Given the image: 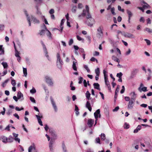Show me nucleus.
I'll return each instance as SVG.
<instances>
[{
  "mask_svg": "<svg viewBox=\"0 0 152 152\" xmlns=\"http://www.w3.org/2000/svg\"><path fill=\"white\" fill-rule=\"evenodd\" d=\"M86 13L87 14L86 17L87 19L86 23L88 26L91 27L95 23V20L92 17L89 12Z\"/></svg>",
  "mask_w": 152,
  "mask_h": 152,
  "instance_id": "nucleus-1",
  "label": "nucleus"
},
{
  "mask_svg": "<svg viewBox=\"0 0 152 152\" xmlns=\"http://www.w3.org/2000/svg\"><path fill=\"white\" fill-rule=\"evenodd\" d=\"M123 35L125 37L130 39H133L135 38V36L133 34L125 32H124V33H123Z\"/></svg>",
  "mask_w": 152,
  "mask_h": 152,
  "instance_id": "nucleus-2",
  "label": "nucleus"
},
{
  "mask_svg": "<svg viewBox=\"0 0 152 152\" xmlns=\"http://www.w3.org/2000/svg\"><path fill=\"white\" fill-rule=\"evenodd\" d=\"M52 80V79L48 76H46L45 77V82L50 86H52L53 85Z\"/></svg>",
  "mask_w": 152,
  "mask_h": 152,
  "instance_id": "nucleus-3",
  "label": "nucleus"
},
{
  "mask_svg": "<svg viewBox=\"0 0 152 152\" xmlns=\"http://www.w3.org/2000/svg\"><path fill=\"white\" fill-rule=\"evenodd\" d=\"M98 33L96 34L97 37L100 38L102 37L103 35V32L102 30L101 27H99L97 29Z\"/></svg>",
  "mask_w": 152,
  "mask_h": 152,
  "instance_id": "nucleus-4",
  "label": "nucleus"
},
{
  "mask_svg": "<svg viewBox=\"0 0 152 152\" xmlns=\"http://www.w3.org/2000/svg\"><path fill=\"white\" fill-rule=\"evenodd\" d=\"M36 118H37L38 120V122L39 124L41 126H43V124L42 123V122L41 119V118H42V114H38V115H35Z\"/></svg>",
  "mask_w": 152,
  "mask_h": 152,
  "instance_id": "nucleus-5",
  "label": "nucleus"
},
{
  "mask_svg": "<svg viewBox=\"0 0 152 152\" xmlns=\"http://www.w3.org/2000/svg\"><path fill=\"white\" fill-rule=\"evenodd\" d=\"M134 101L130 100L129 102L127 108L128 109H132L133 108Z\"/></svg>",
  "mask_w": 152,
  "mask_h": 152,
  "instance_id": "nucleus-6",
  "label": "nucleus"
},
{
  "mask_svg": "<svg viewBox=\"0 0 152 152\" xmlns=\"http://www.w3.org/2000/svg\"><path fill=\"white\" fill-rule=\"evenodd\" d=\"M44 27L45 30L48 31V33L46 34L48 37L49 39H52V37L51 32L47 29L46 26L45 24H44Z\"/></svg>",
  "mask_w": 152,
  "mask_h": 152,
  "instance_id": "nucleus-7",
  "label": "nucleus"
},
{
  "mask_svg": "<svg viewBox=\"0 0 152 152\" xmlns=\"http://www.w3.org/2000/svg\"><path fill=\"white\" fill-rule=\"evenodd\" d=\"M130 95L131 96V100H132L133 101H135V100L137 97V94H135L134 92H131L130 94Z\"/></svg>",
  "mask_w": 152,
  "mask_h": 152,
  "instance_id": "nucleus-8",
  "label": "nucleus"
},
{
  "mask_svg": "<svg viewBox=\"0 0 152 152\" xmlns=\"http://www.w3.org/2000/svg\"><path fill=\"white\" fill-rule=\"evenodd\" d=\"M100 111L99 109H98L96 110V112H95L94 113L95 118L96 119V120H97V118H98V115H99V117L100 118L101 115L100 114Z\"/></svg>",
  "mask_w": 152,
  "mask_h": 152,
  "instance_id": "nucleus-9",
  "label": "nucleus"
},
{
  "mask_svg": "<svg viewBox=\"0 0 152 152\" xmlns=\"http://www.w3.org/2000/svg\"><path fill=\"white\" fill-rule=\"evenodd\" d=\"M94 120L91 119H89L88 120V125L90 128H91L92 126L94 123Z\"/></svg>",
  "mask_w": 152,
  "mask_h": 152,
  "instance_id": "nucleus-10",
  "label": "nucleus"
},
{
  "mask_svg": "<svg viewBox=\"0 0 152 152\" xmlns=\"http://www.w3.org/2000/svg\"><path fill=\"white\" fill-rule=\"evenodd\" d=\"M142 3H143L144 4H142V5L144 10L146 9H149L150 8V6L147 3L145 2L144 1H142Z\"/></svg>",
  "mask_w": 152,
  "mask_h": 152,
  "instance_id": "nucleus-11",
  "label": "nucleus"
},
{
  "mask_svg": "<svg viewBox=\"0 0 152 152\" xmlns=\"http://www.w3.org/2000/svg\"><path fill=\"white\" fill-rule=\"evenodd\" d=\"M86 14V10H85L84 9L83 11V13L78 16V18L80 19H81L82 17L85 16Z\"/></svg>",
  "mask_w": 152,
  "mask_h": 152,
  "instance_id": "nucleus-12",
  "label": "nucleus"
},
{
  "mask_svg": "<svg viewBox=\"0 0 152 152\" xmlns=\"http://www.w3.org/2000/svg\"><path fill=\"white\" fill-rule=\"evenodd\" d=\"M86 107L91 112V111L92 108L91 107V104L89 101H87L86 105Z\"/></svg>",
  "mask_w": 152,
  "mask_h": 152,
  "instance_id": "nucleus-13",
  "label": "nucleus"
},
{
  "mask_svg": "<svg viewBox=\"0 0 152 152\" xmlns=\"http://www.w3.org/2000/svg\"><path fill=\"white\" fill-rule=\"evenodd\" d=\"M35 146L34 144L33 143V145L30 146L28 149V152H31L33 150H35Z\"/></svg>",
  "mask_w": 152,
  "mask_h": 152,
  "instance_id": "nucleus-14",
  "label": "nucleus"
},
{
  "mask_svg": "<svg viewBox=\"0 0 152 152\" xmlns=\"http://www.w3.org/2000/svg\"><path fill=\"white\" fill-rule=\"evenodd\" d=\"M31 18H32V20L33 21L34 23L38 24L39 23V21L36 18L32 16Z\"/></svg>",
  "mask_w": 152,
  "mask_h": 152,
  "instance_id": "nucleus-15",
  "label": "nucleus"
},
{
  "mask_svg": "<svg viewBox=\"0 0 152 152\" xmlns=\"http://www.w3.org/2000/svg\"><path fill=\"white\" fill-rule=\"evenodd\" d=\"M147 89V88L146 87H143L142 88L139 87L138 88V90L140 92H142V91L145 92L148 91Z\"/></svg>",
  "mask_w": 152,
  "mask_h": 152,
  "instance_id": "nucleus-16",
  "label": "nucleus"
},
{
  "mask_svg": "<svg viewBox=\"0 0 152 152\" xmlns=\"http://www.w3.org/2000/svg\"><path fill=\"white\" fill-rule=\"evenodd\" d=\"M77 64V62L76 61H73L72 67L74 70L75 71H77V68L76 66V64Z\"/></svg>",
  "mask_w": 152,
  "mask_h": 152,
  "instance_id": "nucleus-17",
  "label": "nucleus"
},
{
  "mask_svg": "<svg viewBox=\"0 0 152 152\" xmlns=\"http://www.w3.org/2000/svg\"><path fill=\"white\" fill-rule=\"evenodd\" d=\"M17 96L18 99H20L22 98L21 100L23 99V94L21 93L20 91H19L17 94Z\"/></svg>",
  "mask_w": 152,
  "mask_h": 152,
  "instance_id": "nucleus-18",
  "label": "nucleus"
},
{
  "mask_svg": "<svg viewBox=\"0 0 152 152\" xmlns=\"http://www.w3.org/2000/svg\"><path fill=\"white\" fill-rule=\"evenodd\" d=\"M1 138L2 140V141L3 142L5 143H7V140H8V138L5 136H3L1 137Z\"/></svg>",
  "mask_w": 152,
  "mask_h": 152,
  "instance_id": "nucleus-19",
  "label": "nucleus"
},
{
  "mask_svg": "<svg viewBox=\"0 0 152 152\" xmlns=\"http://www.w3.org/2000/svg\"><path fill=\"white\" fill-rule=\"evenodd\" d=\"M126 11L128 16V18H129V19H130L131 17L133 15V13L130 10H129L128 9H127L126 10Z\"/></svg>",
  "mask_w": 152,
  "mask_h": 152,
  "instance_id": "nucleus-20",
  "label": "nucleus"
},
{
  "mask_svg": "<svg viewBox=\"0 0 152 152\" xmlns=\"http://www.w3.org/2000/svg\"><path fill=\"white\" fill-rule=\"evenodd\" d=\"M94 87L95 89H96L99 90H100V88L99 87V85L97 83H94L93 84Z\"/></svg>",
  "mask_w": 152,
  "mask_h": 152,
  "instance_id": "nucleus-21",
  "label": "nucleus"
},
{
  "mask_svg": "<svg viewBox=\"0 0 152 152\" xmlns=\"http://www.w3.org/2000/svg\"><path fill=\"white\" fill-rule=\"evenodd\" d=\"M112 58L113 60L117 62L118 63H119L120 62V61L119 59L115 56H113L112 57Z\"/></svg>",
  "mask_w": 152,
  "mask_h": 152,
  "instance_id": "nucleus-22",
  "label": "nucleus"
},
{
  "mask_svg": "<svg viewBox=\"0 0 152 152\" xmlns=\"http://www.w3.org/2000/svg\"><path fill=\"white\" fill-rule=\"evenodd\" d=\"M63 64V62L61 63L60 62H56L57 66L58 68L61 69L62 68V65Z\"/></svg>",
  "mask_w": 152,
  "mask_h": 152,
  "instance_id": "nucleus-23",
  "label": "nucleus"
},
{
  "mask_svg": "<svg viewBox=\"0 0 152 152\" xmlns=\"http://www.w3.org/2000/svg\"><path fill=\"white\" fill-rule=\"evenodd\" d=\"M60 62L61 63L63 62L62 60H61L60 56L58 53L57 54V61L56 62Z\"/></svg>",
  "mask_w": 152,
  "mask_h": 152,
  "instance_id": "nucleus-24",
  "label": "nucleus"
},
{
  "mask_svg": "<svg viewBox=\"0 0 152 152\" xmlns=\"http://www.w3.org/2000/svg\"><path fill=\"white\" fill-rule=\"evenodd\" d=\"M51 103L53 105V106L54 108V110L56 112L57 111V109L55 102L53 99L51 100Z\"/></svg>",
  "mask_w": 152,
  "mask_h": 152,
  "instance_id": "nucleus-25",
  "label": "nucleus"
},
{
  "mask_svg": "<svg viewBox=\"0 0 152 152\" xmlns=\"http://www.w3.org/2000/svg\"><path fill=\"white\" fill-rule=\"evenodd\" d=\"M141 126L140 125H138L136 129L134 131V133H137L141 129Z\"/></svg>",
  "mask_w": 152,
  "mask_h": 152,
  "instance_id": "nucleus-26",
  "label": "nucleus"
},
{
  "mask_svg": "<svg viewBox=\"0 0 152 152\" xmlns=\"http://www.w3.org/2000/svg\"><path fill=\"white\" fill-rule=\"evenodd\" d=\"M14 140V138L11 136H10L8 138V140H7V142H13Z\"/></svg>",
  "mask_w": 152,
  "mask_h": 152,
  "instance_id": "nucleus-27",
  "label": "nucleus"
},
{
  "mask_svg": "<svg viewBox=\"0 0 152 152\" xmlns=\"http://www.w3.org/2000/svg\"><path fill=\"white\" fill-rule=\"evenodd\" d=\"M41 42L42 44V46L43 47V50H44L45 53H47V49L45 46V45L44 44V43L42 41H41Z\"/></svg>",
  "mask_w": 152,
  "mask_h": 152,
  "instance_id": "nucleus-28",
  "label": "nucleus"
},
{
  "mask_svg": "<svg viewBox=\"0 0 152 152\" xmlns=\"http://www.w3.org/2000/svg\"><path fill=\"white\" fill-rule=\"evenodd\" d=\"M2 45H0V51H1L0 55H3L4 54V48H2Z\"/></svg>",
  "mask_w": 152,
  "mask_h": 152,
  "instance_id": "nucleus-29",
  "label": "nucleus"
},
{
  "mask_svg": "<svg viewBox=\"0 0 152 152\" xmlns=\"http://www.w3.org/2000/svg\"><path fill=\"white\" fill-rule=\"evenodd\" d=\"M1 64L3 65L4 69H7L8 67L7 64L5 62H3L1 63Z\"/></svg>",
  "mask_w": 152,
  "mask_h": 152,
  "instance_id": "nucleus-30",
  "label": "nucleus"
},
{
  "mask_svg": "<svg viewBox=\"0 0 152 152\" xmlns=\"http://www.w3.org/2000/svg\"><path fill=\"white\" fill-rule=\"evenodd\" d=\"M86 97L88 99V100L90 99V95L91 94L89 93L88 91H87L86 94Z\"/></svg>",
  "mask_w": 152,
  "mask_h": 152,
  "instance_id": "nucleus-31",
  "label": "nucleus"
},
{
  "mask_svg": "<svg viewBox=\"0 0 152 152\" xmlns=\"http://www.w3.org/2000/svg\"><path fill=\"white\" fill-rule=\"evenodd\" d=\"M23 73L24 76L26 77L27 76V70L26 68H23Z\"/></svg>",
  "mask_w": 152,
  "mask_h": 152,
  "instance_id": "nucleus-32",
  "label": "nucleus"
},
{
  "mask_svg": "<svg viewBox=\"0 0 152 152\" xmlns=\"http://www.w3.org/2000/svg\"><path fill=\"white\" fill-rule=\"evenodd\" d=\"M78 110V107L76 105H75V113L77 115H78L79 114Z\"/></svg>",
  "mask_w": 152,
  "mask_h": 152,
  "instance_id": "nucleus-33",
  "label": "nucleus"
},
{
  "mask_svg": "<svg viewBox=\"0 0 152 152\" xmlns=\"http://www.w3.org/2000/svg\"><path fill=\"white\" fill-rule=\"evenodd\" d=\"M62 148L64 152H67L66 146L64 143L62 145Z\"/></svg>",
  "mask_w": 152,
  "mask_h": 152,
  "instance_id": "nucleus-34",
  "label": "nucleus"
},
{
  "mask_svg": "<svg viewBox=\"0 0 152 152\" xmlns=\"http://www.w3.org/2000/svg\"><path fill=\"white\" fill-rule=\"evenodd\" d=\"M77 7L76 6H74L72 9V11L73 13H75L76 12Z\"/></svg>",
  "mask_w": 152,
  "mask_h": 152,
  "instance_id": "nucleus-35",
  "label": "nucleus"
},
{
  "mask_svg": "<svg viewBox=\"0 0 152 152\" xmlns=\"http://www.w3.org/2000/svg\"><path fill=\"white\" fill-rule=\"evenodd\" d=\"M101 138L102 140H104L105 139V135L104 133H102L101 134Z\"/></svg>",
  "mask_w": 152,
  "mask_h": 152,
  "instance_id": "nucleus-36",
  "label": "nucleus"
},
{
  "mask_svg": "<svg viewBox=\"0 0 152 152\" xmlns=\"http://www.w3.org/2000/svg\"><path fill=\"white\" fill-rule=\"evenodd\" d=\"M144 31H147L149 33H152V30L148 28H145L144 29Z\"/></svg>",
  "mask_w": 152,
  "mask_h": 152,
  "instance_id": "nucleus-37",
  "label": "nucleus"
},
{
  "mask_svg": "<svg viewBox=\"0 0 152 152\" xmlns=\"http://www.w3.org/2000/svg\"><path fill=\"white\" fill-rule=\"evenodd\" d=\"M9 81V79H7L2 84V86L4 88L5 87V86H6L7 83Z\"/></svg>",
  "mask_w": 152,
  "mask_h": 152,
  "instance_id": "nucleus-38",
  "label": "nucleus"
},
{
  "mask_svg": "<svg viewBox=\"0 0 152 152\" xmlns=\"http://www.w3.org/2000/svg\"><path fill=\"white\" fill-rule=\"evenodd\" d=\"M104 76V79L107 78V72H106L105 70H104L103 71Z\"/></svg>",
  "mask_w": 152,
  "mask_h": 152,
  "instance_id": "nucleus-39",
  "label": "nucleus"
},
{
  "mask_svg": "<svg viewBox=\"0 0 152 152\" xmlns=\"http://www.w3.org/2000/svg\"><path fill=\"white\" fill-rule=\"evenodd\" d=\"M95 143H96L101 144L100 140L99 137H97L95 139Z\"/></svg>",
  "mask_w": 152,
  "mask_h": 152,
  "instance_id": "nucleus-40",
  "label": "nucleus"
},
{
  "mask_svg": "<svg viewBox=\"0 0 152 152\" xmlns=\"http://www.w3.org/2000/svg\"><path fill=\"white\" fill-rule=\"evenodd\" d=\"M11 83L12 85L13 86H15L16 85V81L15 80L13 79H12L11 80Z\"/></svg>",
  "mask_w": 152,
  "mask_h": 152,
  "instance_id": "nucleus-41",
  "label": "nucleus"
},
{
  "mask_svg": "<svg viewBox=\"0 0 152 152\" xmlns=\"http://www.w3.org/2000/svg\"><path fill=\"white\" fill-rule=\"evenodd\" d=\"M104 79L105 83L106 85L107 86L110 85V83L108 80V78H107Z\"/></svg>",
  "mask_w": 152,
  "mask_h": 152,
  "instance_id": "nucleus-42",
  "label": "nucleus"
},
{
  "mask_svg": "<svg viewBox=\"0 0 152 152\" xmlns=\"http://www.w3.org/2000/svg\"><path fill=\"white\" fill-rule=\"evenodd\" d=\"M36 92V91L34 87H33L32 89L30 91V92L32 94L35 93Z\"/></svg>",
  "mask_w": 152,
  "mask_h": 152,
  "instance_id": "nucleus-43",
  "label": "nucleus"
},
{
  "mask_svg": "<svg viewBox=\"0 0 152 152\" xmlns=\"http://www.w3.org/2000/svg\"><path fill=\"white\" fill-rule=\"evenodd\" d=\"M84 67L85 69H86L88 72L89 73L90 72V70L89 69L87 65H84Z\"/></svg>",
  "mask_w": 152,
  "mask_h": 152,
  "instance_id": "nucleus-44",
  "label": "nucleus"
},
{
  "mask_svg": "<svg viewBox=\"0 0 152 152\" xmlns=\"http://www.w3.org/2000/svg\"><path fill=\"white\" fill-rule=\"evenodd\" d=\"M120 89V86L119 85L117 86L116 88V89L115 93L118 94V92Z\"/></svg>",
  "mask_w": 152,
  "mask_h": 152,
  "instance_id": "nucleus-45",
  "label": "nucleus"
},
{
  "mask_svg": "<svg viewBox=\"0 0 152 152\" xmlns=\"http://www.w3.org/2000/svg\"><path fill=\"white\" fill-rule=\"evenodd\" d=\"M95 72L96 75H99L100 71L99 68H97L95 69Z\"/></svg>",
  "mask_w": 152,
  "mask_h": 152,
  "instance_id": "nucleus-46",
  "label": "nucleus"
},
{
  "mask_svg": "<svg viewBox=\"0 0 152 152\" xmlns=\"http://www.w3.org/2000/svg\"><path fill=\"white\" fill-rule=\"evenodd\" d=\"M111 12L113 15H115L116 14L115 12V8L114 7H113L111 8Z\"/></svg>",
  "mask_w": 152,
  "mask_h": 152,
  "instance_id": "nucleus-47",
  "label": "nucleus"
},
{
  "mask_svg": "<svg viewBox=\"0 0 152 152\" xmlns=\"http://www.w3.org/2000/svg\"><path fill=\"white\" fill-rule=\"evenodd\" d=\"M123 75L122 73L120 72L119 73H118L117 74L116 76L117 77H118L119 78H120L121 77H122V76Z\"/></svg>",
  "mask_w": 152,
  "mask_h": 152,
  "instance_id": "nucleus-48",
  "label": "nucleus"
},
{
  "mask_svg": "<svg viewBox=\"0 0 152 152\" xmlns=\"http://www.w3.org/2000/svg\"><path fill=\"white\" fill-rule=\"evenodd\" d=\"M54 140L51 139L49 143V146H53V144L54 143Z\"/></svg>",
  "mask_w": 152,
  "mask_h": 152,
  "instance_id": "nucleus-49",
  "label": "nucleus"
},
{
  "mask_svg": "<svg viewBox=\"0 0 152 152\" xmlns=\"http://www.w3.org/2000/svg\"><path fill=\"white\" fill-rule=\"evenodd\" d=\"M144 40L146 42L147 45H151V42L148 39H145Z\"/></svg>",
  "mask_w": 152,
  "mask_h": 152,
  "instance_id": "nucleus-50",
  "label": "nucleus"
},
{
  "mask_svg": "<svg viewBox=\"0 0 152 152\" xmlns=\"http://www.w3.org/2000/svg\"><path fill=\"white\" fill-rule=\"evenodd\" d=\"M79 81L78 82V83L79 84H81L82 83V81L83 80V77H80L79 78Z\"/></svg>",
  "mask_w": 152,
  "mask_h": 152,
  "instance_id": "nucleus-51",
  "label": "nucleus"
},
{
  "mask_svg": "<svg viewBox=\"0 0 152 152\" xmlns=\"http://www.w3.org/2000/svg\"><path fill=\"white\" fill-rule=\"evenodd\" d=\"M90 61H96V63H98V60L96 58L94 57H92L90 59Z\"/></svg>",
  "mask_w": 152,
  "mask_h": 152,
  "instance_id": "nucleus-52",
  "label": "nucleus"
},
{
  "mask_svg": "<svg viewBox=\"0 0 152 152\" xmlns=\"http://www.w3.org/2000/svg\"><path fill=\"white\" fill-rule=\"evenodd\" d=\"M15 50V55L16 57H19V52H18V51L17 50Z\"/></svg>",
  "mask_w": 152,
  "mask_h": 152,
  "instance_id": "nucleus-53",
  "label": "nucleus"
},
{
  "mask_svg": "<svg viewBox=\"0 0 152 152\" xmlns=\"http://www.w3.org/2000/svg\"><path fill=\"white\" fill-rule=\"evenodd\" d=\"M129 127V124L126 123H125L124 124V128L126 129H128Z\"/></svg>",
  "mask_w": 152,
  "mask_h": 152,
  "instance_id": "nucleus-54",
  "label": "nucleus"
},
{
  "mask_svg": "<svg viewBox=\"0 0 152 152\" xmlns=\"http://www.w3.org/2000/svg\"><path fill=\"white\" fill-rule=\"evenodd\" d=\"M125 87H124V86H122V89L121 90V91H120L121 93V94H123L124 92L125 91Z\"/></svg>",
  "mask_w": 152,
  "mask_h": 152,
  "instance_id": "nucleus-55",
  "label": "nucleus"
},
{
  "mask_svg": "<svg viewBox=\"0 0 152 152\" xmlns=\"http://www.w3.org/2000/svg\"><path fill=\"white\" fill-rule=\"evenodd\" d=\"M73 43V39H71L69 42V45H71Z\"/></svg>",
  "mask_w": 152,
  "mask_h": 152,
  "instance_id": "nucleus-56",
  "label": "nucleus"
},
{
  "mask_svg": "<svg viewBox=\"0 0 152 152\" xmlns=\"http://www.w3.org/2000/svg\"><path fill=\"white\" fill-rule=\"evenodd\" d=\"M12 111L11 109H9L7 110V112L6 113L7 115H9L11 113H12Z\"/></svg>",
  "mask_w": 152,
  "mask_h": 152,
  "instance_id": "nucleus-57",
  "label": "nucleus"
},
{
  "mask_svg": "<svg viewBox=\"0 0 152 152\" xmlns=\"http://www.w3.org/2000/svg\"><path fill=\"white\" fill-rule=\"evenodd\" d=\"M30 100L31 102H33L34 103H36L35 100L34 99V98H33L32 97H30Z\"/></svg>",
  "mask_w": 152,
  "mask_h": 152,
  "instance_id": "nucleus-58",
  "label": "nucleus"
},
{
  "mask_svg": "<svg viewBox=\"0 0 152 152\" xmlns=\"http://www.w3.org/2000/svg\"><path fill=\"white\" fill-rule=\"evenodd\" d=\"M4 25L3 24H0V30L1 31H3L4 30Z\"/></svg>",
  "mask_w": 152,
  "mask_h": 152,
  "instance_id": "nucleus-59",
  "label": "nucleus"
},
{
  "mask_svg": "<svg viewBox=\"0 0 152 152\" xmlns=\"http://www.w3.org/2000/svg\"><path fill=\"white\" fill-rule=\"evenodd\" d=\"M24 109V108H23V107H22L20 109L18 107H15V110L17 111H20L21 110H23Z\"/></svg>",
  "mask_w": 152,
  "mask_h": 152,
  "instance_id": "nucleus-60",
  "label": "nucleus"
},
{
  "mask_svg": "<svg viewBox=\"0 0 152 152\" xmlns=\"http://www.w3.org/2000/svg\"><path fill=\"white\" fill-rule=\"evenodd\" d=\"M118 9L119 10L121 11L122 12H124V9H122L121 7L120 6H118Z\"/></svg>",
  "mask_w": 152,
  "mask_h": 152,
  "instance_id": "nucleus-61",
  "label": "nucleus"
},
{
  "mask_svg": "<svg viewBox=\"0 0 152 152\" xmlns=\"http://www.w3.org/2000/svg\"><path fill=\"white\" fill-rule=\"evenodd\" d=\"M45 32V30H42L39 33V34L40 35H41L43 34H44Z\"/></svg>",
  "mask_w": 152,
  "mask_h": 152,
  "instance_id": "nucleus-62",
  "label": "nucleus"
},
{
  "mask_svg": "<svg viewBox=\"0 0 152 152\" xmlns=\"http://www.w3.org/2000/svg\"><path fill=\"white\" fill-rule=\"evenodd\" d=\"M86 12L88 13L89 12V8L88 6L86 5Z\"/></svg>",
  "mask_w": 152,
  "mask_h": 152,
  "instance_id": "nucleus-63",
  "label": "nucleus"
},
{
  "mask_svg": "<svg viewBox=\"0 0 152 152\" xmlns=\"http://www.w3.org/2000/svg\"><path fill=\"white\" fill-rule=\"evenodd\" d=\"M14 140L15 141H18V142L20 143V139L18 137H15L14 138Z\"/></svg>",
  "mask_w": 152,
  "mask_h": 152,
  "instance_id": "nucleus-64",
  "label": "nucleus"
}]
</instances>
